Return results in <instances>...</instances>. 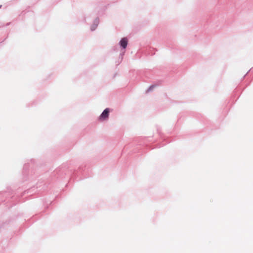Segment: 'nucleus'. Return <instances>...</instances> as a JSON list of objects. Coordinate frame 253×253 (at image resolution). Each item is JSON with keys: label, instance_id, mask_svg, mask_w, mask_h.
I'll list each match as a JSON object with an SVG mask.
<instances>
[{"label": "nucleus", "instance_id": "obj_1", "mask_svg": "<svg viewBox=\"0 0 253 253\" xmlns=\"http://www.w3.org/2000/svg\"><path fill=\"white\" fill-rule=\"evenodd\" d=\"M109 112L110 110L109 108L105 109L99 116V120L100 121H103L107 119L109 116Z\"/></svg>", "mask_w": 253, "mask_h": 253}, {"label": "nucleus", "instance_id": "obj_3", "mask_svg": "<svg viewBox=\"0 0 253 253\" xmlns=\"http://www.w3.org/2000/svg\"><path fill=\"white\" fill-rule=\"evenodd\" d=\"M94 29H95V28H91V30H94Z\"/></svg>", "mask_w": 253, "mask_h": 253}, {"label": "nucleus", "instance_id": "obj_2", "mask_svg": "<svg viewBox=\"0 0 253 253\" xmlns=\"http://www.w3.org/2000/svg\"><path fill=\"white\" fill-rule=\"evenodd\" d=\"M120 45L121 46L124 48H126V47L127 46V40L126 38H123L120 42Z\"/></svg>", "mask_w": 253, "mask_h": 253}]
</instances>
